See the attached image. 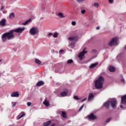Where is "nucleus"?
Wrapping results in <instances>:
<instances>
[{"label": "nucleus", "instance_id": "obj_1", "mask_svg": "<svg viewBox=\"0 0 126 126\" xmlns=\"http://www.w3.org/2000/svg\"><path fill=\"white\" fill-rule=\"evenodd\" d=\"M24 30H25V28H18L15 30H11L9 32L3 33L1 36L2 42H6V40H11V39H13V38H14L13 32H16V33H22Z\"/></svg>", "mask_w": 126, "mask_h": 126}, {"label": "nucleus", "instance_id": "obj_2", "mask_svg": "<svg viewBox=\"0 0 126 126\" xmlns=\"http://www.w3.org/2000/svg\"><path fill=\"white\" fill-rule=\"evenodd\" d=\"M105 82V79L104 77L100 76L95 81V87L96 89H102L103 88V84Z\"/></svg>", "mask_w": 126, "mask_h": 126}, {"label": "nucleus", "instance_id": "obj_3", "mask_svg": "<svg viewBox=\"0 0 126 126\" xmlns=\"http://www.w3.org/2000/svg\"><path fill=\"white\" fill-rule=\"evenodd\" d=\"M118 43V39L117 37H114L108 42V45L110 47H113L114 45H117Z\"/></svg>", "mask_w": 126, "mask_h": 126}, {"label": "nucleus", "instance_id": "obj_4", "mask_svg": "<svg viewBox=\"0 0 126 126\" xmlns=\"http://www.w3.org/2000/svg\"><path fill=\"white\" fill-rule=\"evenodd\" d=\"M85 50H86V48H84V50L78 55V57L80 59V61L84 60V58H84V55L85 54L87 53V51H85Z\"/></svg>", "mask_w": 126, "mask_h": 126}, {"label": "nucleus", "instance_id": "obj_5", "mask_svg": "<svg viewBox=\"0 0 126 126\" xmlns=\"http://www.w3.org/2000/svg\"><path fill=\"white\" fill-rule=\"evenodd\" d=\"M38 32L37 29L36 30L35 28L32 27L30 29L29 33L31 35H36Z\"/></svg>", "mask_w": 126, "mask_h": 126}, {"label": "nucleus", "instance_id": "obj_6", "mask_svg": "<svg viewBox=\"0 0 126 126\" xmlns=\"http://www.w3.org/2000/svg\"><path fill=\"white\" fill-rule=\"evenodd\" d=\"M109 102L112 108H115V107L117 106V100L113 99V100H110Z\"/></svg>", "mask_w": 126, "mask_h": 126}, {"label": "nucleus", "instance_id": "obj_7", "mask_svg": "<svg viewBox=\"0 0 126 126\" xmlns=\"http://www.w3.org/2000/svg\"><path fill=\"white\" fill-rule=\"evenodd\" d=\"M67 93H68V91L67 89H65L63 90V92L60 94V95L62 97H64V96H66L67 95Z\"/></svg>", "mask_w": 126, "mask_h": 126}, {"label": "nucleus", "instance_id": "obj_8", "mask_svg": "<svg viewBox=\"0 0 126 126\" xmlns=\"http://www.w3.org/2000/svg\"><path fill=\"white\" fill-rule=\"evenodd\" d=\"M68 40H69V41H73V40L74 41H78V36H73V37H69V38H68Z\"/></svg>", "mask_w": 126, "mask_h": 126}, {"label": "nucleus", "instance_id": "obj_9", "mask_svg": "<svg viewBox=\"0 0 126 126\" xmlns=\"http://www.w3.org/2000/svg\"><path fill=\"white\" fill-rule=\"evenodd\" d=\"M97 119V117L95 116L94 114H91L89 116V119L92 120V121H94V120H96Z\"/></svg>", "mask_w": 126, "mask_h": 126}, {"label": "nucleus", "instance_id": "obj_10", "mask_svg": "<svg viewBox=\"0 0 126 126\" xmlns=\"http://www.w3.org/2000/svg\"><path fill=\"white\" fill-rule=\"evenodd\" d=\"M25 116V113L24 112H21L19 115L17 117V120H20L21 118H23Z\"/></svg>", "mask_w": 126, "mask_h": 126}, {"label": "nucleus", "instance_id": "obj_11", "mask_svg": "<svg viewBox=\"0 0 126 126\" xmlns=\"http://www.w3.org/2000/svg\"><path fill=\"white\" fill-rule=\"evenodd\" d=\"M121 102H122V103L124 105L126 104V95H125L124 96H122Z\"/></svg>", "mask_w": 126, "mask_h": 126}, {"label": "nucleus", "instance_id": "obj_12", "mask_svg": "<svg viewBox=\"0 0 126 126\" xmlns=\"http://www.w3.org/2000/svg\"><path fill=\"white\" fill-rule=\"evenodd\" d=\"M5 22H6V20L5 19H2L0 21V26H2L3 27L5 26Z\"/></svg>", "mask_w": 126, "mask_h": 126}, {"label": "nucleus", "instance_id": "obj_13", "mask_svg": "<svg viewBox=\"0 0 126 126\" xmlns=\"http://www.w3.org/2000/svg\"><path fill=\"white\" fill-rule=\"evenodd\" d=\"M12 97H19V94L17 92H14L11 94Z\"/></svg>", "mask_w": 126, "mask_h": 126}, {"label": "nucleus", "instance_id": "obj_14", "mask_svg": "<svg viewBox=\"0 0 126 126\" xmlns=\"http://www.w3.org/2000/svg\"><path fill=\"white\" fill-rule=\"evenodd\" d=\"M94 98V94L92 93H91L89 94L88 96V101H90V100L93 99Z\"/></svg>", "mask_w": 126, "mask_h": 126}, {"label": "nucleus", "instance_id": "obj_15", "mask_svg": "<svg viewBox=\"0 0 126 126\" xmlns=\"http://www.w3.org/2000/svg\"><path fill=\"white\" fill-rule=\"evenodd\" d=\"M98 63H92L89 66V68H94V67H95L97 65H98Z\"/></svg>", "mask_w": 126, "mask_h": 126}, {"label": "nucleus", "instance_id": "obj_16", "mask_svg": "<svg viewBox=\"0 0 126 126\" xmlns=\"http://www.w3.org/2000/svg\"><path fill=\"white\" fill-rule=\"evenodd\" d=\"M44 83L43 81H38L37 83H36V86L37 87H39V86H42L43 85H44Z\"/></svg>", "mask_w": 126, "mask_h": 126}, {"label": "nucleus", "instance_id": "obj_17", "mask_svg": "<svg viewBox=\"0 0 126 126\" xmlns=\"http://www.w3.org/2000/svg\"><path fill=\"white\" fill-rule=\"evenodd\" d=\"M52 124V121H48L46 122H44L43 124V126H49L50 125Z\"/></svg>", "mask_w": 126, "mask_h": 126}, {"label": "nucleus", "instance_id": "obj_18", "mask_svg": "<svg viewBox=\"0 0 126 126\" xmlns=\"http://www.w3.org/2000/svg\"><path fill=\"white\" fill-rule=\"evenodd\" d=\"M15 17V13L12 12L9 14V18L10 19H13Z\"/></svg>", "mask_w": 126, "mask_h": 126}, {"label": "nucleus", "instance_id": "obj_19", "mask_svg": "<svg viewBox=\"0 0 126 126\" xmlns=\"http://www.w3.org/2000/svg\"><path fill=\"white\" fill-rule=\"evenodd\" d=\"M109 71H110V72H114V71H116V68H115L114 67L110 66L109 67Z\"/></svg>", "mask_w": 126, "mask_h": 126}, {"label": "nucleus", "instance_id": "obj_20", "mask_svg": "<svg viewBox=\"0 0 126 126\" xmlns=\"http://www.w3.org/2000/svg\"><path fill=\"white\" fill-rule=\"evenodd\" d=\"M110 101H108L104 104V107H105L106 109H109V108H110Z\"/></svg>", "mask_w": 126, "mask_h": 126}, {"label": "nucleus", "instance_id": "obj_21", "mask_svg": "<svg viewBox=\"0 0 126 126\" xmlns=\"http://www.w3.org/2000/svg\"><path fill=\"white\" fill-rule=\"evenodd\" d=\"M43 104L44 105H45V106H46V107H49V105H50V102H49V101H48L47 100H45L43 102Z\"/></svg>", "mask_w": 126, "mask_h": 126}, {"label": "nucleus", "instance_id": "obj_22", "mask_svg": "<svg viewBox=\"0 0 126 126\" xmlns=\"http://www.w3.org/2000/svg\"><path fill=\"white\" fill-rule=\"evenodd\" d=\"M31 21V19H30L28 20H27L25 22L23 23L22 24V25H27V24H28V23H29Z\"/></svg>", "mask_w": 126, "mask_h": 126}, {"label": "nucleus", "instance_id": "obj_23", "mask_svg": "<svg viewBox=\"0 0 126 126\" xmlns=\"http://www.w3.org/2000/svg\"><path fill=\"white\" fill-rule=\"evenodd\" d=\"M62 117L63 118H64V119L66 118V113H65L63 111H62Z\"/></svg>", "mask_w": 126, "mask_h": 126}, {"label": "nucleus", "instance_id": "obj_24", "mask_svg": "<svg viewBox=\"0 0 126 126\" xmlns=\"http://www.w3.org/2000/svg\"><path fill=\"white\" fill-rule=\"evenodd\" d=\"M58 16H59V17H61V18H63V17H64L63 14V13L62 12H60L58 13Z\"/></svg>", "mask_w": 126, "mask_h": 126}, {"label": "nucleus", "instance_id": "obj_25", "mask_svg": "<svg viewBox=\"0 0 126 126\" xmlns=\"http://www.w3.org/2000/svg\"><path fill=\"white\" fill-rule=\"evenodd\" d=\"M93 6L95 7V8H98L99 7V3L98 2H95Z\"/></svg>", "mask_w": 126, "mask_h": 126}, {"label": "nucleus", "instance_id": "obj_26", "mask_svg": "<svg viewBox=\"0 0 126 126\" xmlns=\"http://www.w3.org/2000/svg\"><path fill=\"white\" fill-rule=\"evenodd\" d=\"M35 62L36 63H37V64H41V63H42L41 62V61L40 60H39L38 59H35Z\"/></svg>", "mask_w": 126, "mask_h": 126}, {"label": "nucleus", "instance_id": "obj_27", "mask_svg": "<svg viewBox=\"0 0 126 126\" xmlns=\"http://www.w3.org/2000/svg\"><path fill=\"white\" fill-rule=\"evenodd\" d=\"M72 63H73V60H72V59H69L67 61V63L68 64Z\"/></svg>", "mask_w": 126, "mask_h": 126}, {"label": "nucleus", "instance_id": "obj_28", "mask_svg": "<svg viewBox=\"0 0 126 126\" xmlns=\"http://www.w3.org/2000/svg\"><path fill=\"white\" fill-rule=\"evenodd\" d=\"M73 98L75 100H80V98H78V96L76 95L74 96Z\"/></svg>", "mask_w": 126, "mask_h": 126}, {"label": "nucleus", "instance_id": "obj_29", "mask_svg": "<svg viewBox=\"0 0 126 126\" xmlns=\"http://www.w3.org/2000/svg\"><path fill=\"white\" fill-rule=\"evenodd\" d=\"M16 106V102H12V107L14 108Z\"/></svg>", "mask_w": 126, "mask_h": 126}, {"label": "nucleus", "instance_id": "obj_30", "mask_svg": "<svg viewBox=\"0 0 126 126\" xmlns=\"http://www.w3.org/2000/svg\"><path fill=\"white\" fill-rule=\"evenodd\" d=\"M83 107H84V104H83L79 108V112H80L82 109H83Z\"/></svg>", "mask_w": 126, "mask_h": 126}, {"label": "nucleus", "instance_id": "obj_31", "mask_svg": "<svg viewBox=\"0 0 126 126\" xmlns=\"http://www.w3.org/2000/svg\"><path fill=\"white\" fill-rule=\"evenodd\" d=\"M53 37L57 38L58 37V32H55Z\"/></svg>", "mask_w": 126, "mask_h": 126}, {"label": "nucleus", "instance_id": "obj_32", "mask_svg": "<svg viewBox=\"0 0 126 126\" xmlns=\"http://www.w3.org/2000/svg\"><path fill=\"white\" fill-rule=\"evenodd\" d=\"M111 120H112V118H109L107 119L106 121V123H109V122H110V121H111Z\"/></svg>", "mask_w": 126, "mask_h": 126}, {"label": "nucleus", "instance_id": "obj_33", "mask_svg": "<svg viewBox=\"0 0 126 126\" xmlns=\"http://www.w3.org/2000/svg\"><path fill=\"white\" fill-rule=\"evenodd\" d=\"M86 11H85V10L83 9V10H81V13H82V14H84V13H85Z\"/></svg>", "mask_w": 126, "mask_h": 126}, {"label": "nucleus", "instance_id": "obj_34", "mask_svg": "<svg viewBox=\"0 0 126 126\" xmlns=\"http://www.w3.org/2000/svg\"><path fill=\"white\" fill-rule=\"evenodd\" d=\"M72 25H73V26H75V25H76V22L73 21L71 23Z\"/></svg>", "mask_w": 126, "mask_h": 126}, {"label": "nucleus", "instance_id": "obj_35", "mask_svg": "<svg viewBox=\"0 0 126 126\" xmlns=\"http://www.w3.org/2000/svg\"><path fill=\"white\" fill-rule=\"evenodd\" d=\"M27 105H28V107H30V106H31V105H32V103H31L30 102H28L27 103Z\"/></svg>", "mask_w": 126, "mask_h": 126}, {"label": "nucleus", "instance_id": "obj_36", "mask_svg": "<svg viewBox=\"0 0 126 126\" xmlns=\"http://www.w3.org/2000/svg\"><path fill=\"white\" fill-rule=\"evenodd\" d=\"M86 100H87V97H86L83 99L81 100V102H84V101H86Z\"/></svg>", "mask_w": 126, "mask_h": 126}, {"label": "nucleus", "instance_id": "obj_37", "mask_svg": "<svg viewBox=\"0 0 126 126\" xmlns=\"http://www.w3.org/2000/svg\"><path fill=\"white\" fill-rule=\"evenodd\" d=\"M74 44H75L74 42L72 41L70 43V46H72V47H73V46H74Z\"/></svg>", "mask_w": 126, "mask_h": 126}, {"label": "nucleus", "instance_id": "obj_38", "mask_svg": "<svg viewBox=\"0 0 126 126\" xmlns=\"http://www.w3.org/2000/svg\"><path fill=\"white\" fill-rule=\"evenodd\" d=\"M109 2L110 3H113V2H114V0H109Z\"/></svg>", "mask_w": 126, "mask_h": 126}, {"label": "nucleus", "instance_id": "obj_39", "mask_svg": "<svg viewBox=\"0 0 126 126\" xmlns=\"http://www.w3.org/2000/svg\"><path fill=\"white\" fill-rule=\"evenodd\" d=\"M59 52L60 53L62 54L63 53V49L60 50V51Z\"/></svg>", "mask_w": 126, "mask_h": 126}, {"label": "nucleus", "instance_id": "obj_40", "mask_svg": "<svg viewBox=\"0 0 126 126\" xmlns=\"http://www.w3.org/2000/svg\"><path fill=\"white\" fill-rule=\"evenodd\" d=\"M84 0H77L78 2H81L82 1H83Z\"/></svg>", "mask_w": 126, "mask_h": 126}, {"label": "nucleus", "instance_id": "obj_41", "mask_svg": "<svg viewBox=\"0 0 126 126\" xmlns=\"http://www.w3.org/2000/svg\"><path fill=\"white\" fill-rule=\"evenodd\" d=\"M4 8V7L3 6H1L0 8V10H2Z\"/></svg>", "mask_w": 126, "mask_h": 126}, {"label": "nucleus", "instance_id": "obj_42", "mask_svg": "<svg viewBox=\"0 0 126 126\" xmlns=\"http://www.w3.org/2000/svg\"><path fill=\"white\" fill-rule=\"evenodd\" d=\"M96 30H99V29H100V27L97 26V27L96 28Z\"/></svg>", "mask_w": 126, "mask_h": 126}, {"label": "nucleus", "instance_id": "obj_43", "mask_svg": "<svg viewBox=\"0 0 126 126\" xmlns=\"http://www.w3.org/2000/svg\"><path fill=\"white\" fill-rule=\"evenodd\" d=\"M52 35H53V33H52V32H50V33L48 34V36H52Z\"/></svg>", "mask_w": 126, "mask_h": 126}, {"label": "nucleus", "instance_id": "obj_44", "mask_svg": "<svg viewBox=\"0 0 126 126\" xmlns=\"http://www.w3.org/2000/svg\"><path fill=\"white\" fill-rule=\"evenodd\" d=\"M56 126V124L55 123H53L51 125H50V126Z\"/></svg>", "mask_w": 126, "mask_h": 126}, {"label": "nucleus", "instance_id": "obj_45", "mask_svg": "<svg viewBox=\"0 0 126 126\" xmlns=\"http://www.w3.org/2000/svg\"><path fill=\"white\" fill-rule=\"evenodd\" d=\"M121 81H122V82H125V79H121Z\"/></svg>", "mask_w": 126, "mask_h": 126}, {"label": "nucleus", "instance_id": "obj_46", "mask_svg": "<svg viewBox=\"0 0 126 126\" xmlns=\"http://www.w3.org/2000/svg\"><path fill=\"white\" fill-rule=\"evenodd\" d=\"M120 108H121V109H123L124 105H120Z\"/></svg>", "mask_w": 126, "mask_h": 126}, {"label": "nucleus", "instance_id": "obj_47", "mask_svg": "<svg viewBox=\"0 0 126 126\" xmlns=\"http://www.w3.org/2000/svg\"><path fill=\"white\" fill-rule=\"evenodd\" d=\"M0 62H1V60H0Z\"/></svg>", "mask_w": 126, "mask_h": 126}]
</instances>
